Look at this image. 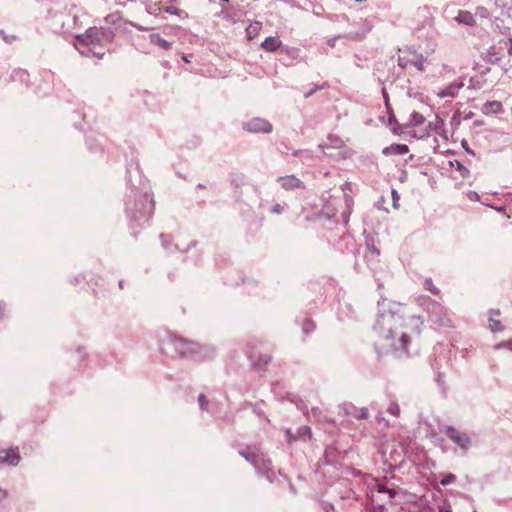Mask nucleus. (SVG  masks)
Here are the masks:
<instances>
[{
  "mask_svg": "<svg viewBox=\"0 0 512 512\" xmlns=\"http://www.w3.org/2000/svg\"><path fill=\"white\" fill-rule=\"evenodd\" d=\"M423 323V319L419 316L409 318L393 314L383 316L379 322L382 335L376 344L377 352L379 354L398 351L407 352L412 337L421 333Z\"/></svg>",
  "mask_w": 512,
  "mask_h": 512,
  "instance_id": "1",
  "label": "nucleus"
},
{
  "mask_svg": "<svg viewBox=\"0 0 512 512\" xmlns=\"http://www.w3.org/2000/svg\"><path fill=\"white\" fill-rule=\"evenodd\" d=\"M504 50L512 54V39L500 40L496 44L491 45L487 50L488 61L497 62L500 60L501 52Z\"/></svg>",
  "mask_w": 512,
  "mask_h": 512,
  "instance_id": "2",
  "label": "nucleus"
},
{
  "mask_svg": "<svg viewBox=\"0 0 512 512\" xmlns=\"http://www.w3.org/2000/svg\"><path fill=\"white\" fill-rule=\"evenodd\" d=\"M244 130L252 133H270L272 125L265 119L254 118L243 126Z\"/></svg>",
  "mask_w": 512,
  "mask_h": 512,
  "instance_id": "3",
  "label": "nucleus"
},
{
  "mask_svg": "<svg viewBox=\"0 0 512 512\" xmlns=\"http://www.w3.org/2000/svg\"><path fill=\"white\" fill-rule=\"evenodd\" d=\"M446 434L461 449L467 450L470 444V438L467 436V434L459 432L457 429L451 426L447 427Z\"/></svg>",
  "mask_w": 512,
  "mask_h": 512,
  "instance_id": "4",
  "label": "nucleus"
},
{
  "mask_svg": "<svg viewBox=\"0 0 512 512\" xmlns=\"http://www.w3.org/2000/svg\"><path fill=\"white\" fill-rule=\"evenodd\" d=\"M77 39L87 45L99 43L101 40L100 31L97 27H90L83 34L78 35Z\"/></svg>",
  "mask_w": 512,
  "mask_h": 512,
  "instance_id": "5",
  "label": "nucleus"
},
{
  "mask_svg": "<svg viewBox=\"0 0 512 512\" xmlns=\"http://www.w3.org/2000/svg\"><path fill=\"white\" fill-rule=\"evenodd\" d=\"M1 454H4L3 457H0L1 463L11 465V466H16L20 462V454H19L17 448H11V449L0 451V455Z\"/></svg>",
  "mask_w": 512,
  "mask_h": 512,
  "instance_id": "6",
  "label": "nucleus"
},
{
  "mask_svg": "<svg viewBox=\"0 0 512 512\" xmlns=\"http://www.w3.org/2000/svg\"><path fill=\"white\" fill-rule=\"evenodd\" d=\"M278 182L280 183L282 188H284L286 190L303 187L302 182L298 178H296L294 175H287V176L279 177Z\"/></svg>",
  "mask_w": 512,
  "mask_h": 512,
  "instance_id": "7",
  "label": "nucleus"
},
{
  "mask_svg": "<svg viewBox=\"0 0 512 512\" xmlns=\"http://www.w3.org/2000/svg\"><path fill=\"white\" fill-rule=\"evenodd\" d=\"M409 148L406 144H391L382 150V154L385 156L390 155H403L408 153Z\"/></svg>",
  "mask_w": 512,
  "mask_h": 512,
  "instance_id": "8",
  "label": "nucleus"
},
{
  "mask_svg": "<svg viewBox=\"0 0 512 512\" xmlns=\"http://www.w3.org/2000/svg\"><path fill=\"white\" fill-rule=\"evenodd\" d=\"M503 110V105L500 101L497 100H491L487 101L482 106V113L485 115L489 114H497L500 113Z\"/></svg>",
  "mask_w": 512,
  "mask_h": 512,
  "instance_id": "9",
  "label": "nucleus"
},
{
  "mask_svg": "<svg viewBox=\"0 0 512 512\" xmlns=\"http://www.w3.org/2000/svg\"><path fill=\"white\" fill-rule=\"evenodd\" d=\"M282 45V42L277 37H267L265 40L261 43V48L268 52H275L277 51Z\"/></svg>",
  "mask_w": 512,
  "mask_h": 512,
  "instance_id": "10",
  "label": "nucleus"
},
{
  "mask_svg": "<svg viewBox=\"0 0 512 512\" xmlns=\"http://www.w3.org/2000/svg\"><path fill=\"white\" fill-rule=\"evenodd\" d=\"M456 21L469 26H474L476 24L474 15L466 10H461L458 12V15L456 16Z\"/></svg>",
  "mask_w": 512,
  "mask_h": 512,
  "instance_id": "11",
  "label": "nucleus"
},
{
  "mask_svg": "<svg viewBox=\"0 0 512 512\" xmlns=\"http://www.w3.org/2000/svg\"><path fill=\"white\" fill-rule=\"evenodd\" d=\"M150 43L153 45H157L162 49L168 50L171 48V43L163 39L159 34L152 33L149 36Z\"/></svg>",
  "mask_w": 512,
  "mask_h": 512,
  "instance_id": "12",
  "label": "nucleus"
},
{
  "mask_svg": "<svg viewBox=\"0 0 512 512\" xmlns=\"http://www.w3.org/2000/svg\"><path fill=\"white\" fill-rule=\"evenodd\" d=\"M463 86L462 83L460 84H452V85H449L448 87L442 89L441 91L438 92V96L440 98H444V97H454L457 93V91Z\"/></svg>",
  "mask_w": 512,
  "mask_h": 512,
  "instance_id": "13",
  "label": "nucleus"
},
{
  "mask_svg": "<svg viewBox=\"0 0 512 512\" xmlns=\"http://www.w3.org/2000/svg\"><path fill=\"white\" fill-rule=\"evenodd\" d=\"M261 29V23L260 22H253L250 23L249 26L246 28V34L247 38L249 40L254 39L260 32Z\"/></svg>",
  "mask_w": 512,
  "mask_h": 512,
  "instance_id": "14",
  "label": "nucleus"
},
{
  "mask_svg": "<svg viewBox=\"0 0 512 512\" xmlns=\"http://www.w3.org/2000/svg\"><path fill=\"white\" fill-rule=\"evenodd\" d=\"M327 140H328V143L325 144V146L327 148L331 147V148L340 149L345 146L343 140L336 135H329Z\"/></svg>",
  "mask_w": 512,
  "mask_h": 512,
  "instance_id": "15",
  "label": "nucleus"
},
{
  "mask_svg": "<svg viewBox=\"0 0 512 512\" xmlns=\"http://www.w3.org/2000/svg\"><path fill=\"white\" fill-rule=\"evenodd\" d=\"M425 122V117L414 111L411 113L410 115V119H409V125L412 126V127H417V126H421L422 124H424Z\"/></svg>",
  "mask_w": 512,
  "mask_h": 512,
  "instance_id": "16",
  "label": "nucleus"
},
{
  "mask_svg": "<svg viewBox=\"0 0 512 512\" xmlns=\"http://www.w3.org/2000/svg\"><path fill=\"white\" fill-rule=\"evenodd\" d=\"M410 64L417 70L423 71L425 68V58L422 55H419L415 59L411 60Z\"/></svg>",
  "mask_w": 512,
  "mask_h": 512,
  "instance_id": "17",
  "label": "nucleus"
},
{
  "mask_svg": "<svg viewBox=\"0 0 512 512\" xmlns=\"http://www.w3.org/2000/svg\"><path fill=\"white\" fill-rule=\"evenodd\" d=\"M489 326L492 332H497L502 330V325L499 320L489 319Z\"/></svg>",
  "mask_w": 512,
  "mask_h": 512,
  "instance_id": "18",
  "label": "nucleus"
},
{
  "mask_svg": "<svg viewBox=\"0 0 512 512\" xmlns=\"http://www.w3.org/2000/svg\"><path fill=\"white\" fill-rule=\"evenodd\" d=\"M425 287L427 290L431 291L433 294H435V295L439 294L438 288L433 284V281L431 279L425 280Z\"/></svg>",
  "mask_w": 512,
  "mask_h": 512,
  "instance_id": "19",
  "label": "nucleus"
},
{
  "mask_svg": "<svg viewBox=\"0 0 512 512\" xmlns=\"http://www.w3.org/2000/svg\"><path fill=\"white\" fill-rule=\"evenodd\" d=\"M456 480V476L454 474H447L443 479H441L440 483L443 486H447L449 484L454 483Z\"/></svg>",
  "mask_w": 512,
  "mask_h": 512,
  "instance_id": "20",
  "label": "nucleus"
},
{
  "mask_svg": "<svg viewBox=\"0 0 512 512\" xmlns=\"http://www.w3.org/2000/svg\"><path fill=\"white\" fill-rule=\"evenodd\" d=\"M388 412L393 416L398 417L400 415V407L396 403H391L388 407Z\"/></svg>",
  "mask_w": 512,
  "mask_h": 512,
  "instance_id": "21",
  "label": "nucleus"
},
{
  "mask_svg": "<svg viewBox=\"0 0 512 512\" xmlns=\"http://www.w3.org/2000/svg\"><path fill=\"white\" fill-rule=\"evenodd\" d=\"M119 19H120V17L118 16V14H110L105 18L106 22L112 23V24H115L117 22V20H119Z\"/></svg>",
  "mask_w": 512,
  "mask_h": 512,
  "instance_id": "22",
  "label": "nucleus"
},
{
  "mask_svg": "<svg viewBox=\"0 0 512 512\" xmlns=\"http://www.w3.org/2000/svg\"><path fill=\"white\" fill-rule=\"evenodd\" d=\"M502 347L508 348L509 350L512 351V339L507 341V342H503V343H500V344L495 346L496 349H500Z\"/></svg>",
  "mask_w": 512,
  "mask_h": 512,
  "instance_id": "23",
  "label": "nucleus"
},
{
  "mask_svg": "<svg viewBox=\"0 0 512 512\" xmlns=\"http://www.w3.org/2000/svg\"><path fill=\"white\" fill-rule=\"evenodd\" d=\"M391 193H392V197H393V206L395 208H397L398 207L397 202L399 201V195L395 189H392Z\"/></svg>",
  "mask_w": 512,
  "mask_h": 512,
  "instance_id": "24",
  "label": "nucleus"
},
{
  "mask_svg": "<svg viewBox=\"0 0 512 512\" xmlns=\"http://www.w3.org/2000/svg\"><path fill=\"white\" fill-rule=\"evenodd\" d=\"M411 60H405V58L400 57L398 59V63L402 68H407L410 64Z\"/></svg>",
  "mask_w": 512,
  "mask_h": 512,
  "instance_id": "25",
  "label": "nucleus"
},
{
  "mask_svg": "<svg viewBox=\"0 0 512 512\" xmlns=\"http://www.w3.org/2000/svg\"><path fill=\"white\" fill-rule=\"evenodd\" d=\"M199 403L202 409H205L207 407V400L203 394L199 395Z\"/></svg>",
  "mask_w": 512,
  "mask_h": 512,
  "instance_id": "26",
  "label": "nucleus"
},
{
  "mask_svg": "<svg viewBox=\"0 0 512 512\" xmlns=\"http://www.w3.org/2000/svg\"><path fill=\"white\" fill-rule=\"evenodd\" d=\"M3 36V39L7 42V43H11L12 41H14L16 39L15 36H9V35H6L3 31L0 32Z\"/></svg>",
  "mask_w": 512,
  "mask_h": 512,
  "instance_id": "27",
  "label": "nucleus"
},
{
  "mask_svg": "<svg viewBox=\"0 0 512 512\" xmlns=\"http://www.w3.org/2000/svg\"><path fill=\"white\" fill-rule=\"evenodd\" d=\"M273 212L276 214H280L282 212V207L280 204H275L272 208Z\"/></svg>",
  "mask_w": 512,
  "mask_h": 512,
  "instance_id": "28",
  "label": "nucleus"
},
{
  "mask_svg": "<svg viewBox=\"0 0 512 512\" xmlns=\"http://www.w3.org/2000/svg\"><path fill=\"white\" fill-rule=\"evenodd\" d=\"M359 417L362 418V419H366L368 417V409L367 408H362Z\"/></svg>",
  "mask_w": 512,
  "mask_h": 512,
  "instance_id": "29",
  "label": "nucleus"
},
{
  "mask_svg": "<svg viewBox=\"0 0 512 512\" xmlns=\"http://www.w3.org/2000/svg\"><path fill=\"white\" fill-rule=\"evenodd\" d=\"M166 12L170 13V14H177V9L174 8V7H168L166 8Z\"/></svg>",
  "mask_w": 512,
  "mask_h": 512,
  "instance_id": "30",
  "label": "nucleus"
},
{
  "mask_svg": "<svg viewBox=\"0 0 512 512\" xmlns=\"http://www.w3.org/2000/svg\"><path fill=\"white\" fill-rule=\"evenodd\" d=\"M458 169L460 171H463V174L467 172V169L462 164H460V163H458Z\"/></svg>",
  "mask_w": 512,
  "mask_h": 512,
  "instance_id": "31",
  "label": "nucleus"
},
{
  "mask_svg": "<svg viewBox=\"0 0 512 512\" xmlns=\"http://www.w3.org/2000/svg\"><path fill=\"white\" fill-rule=\"evenodd\" d=\"M440 512H452L451 509L449 507H443L440 509Z\"/></svg>",
  "mask_w": 512,
  "mask_h": 512,
  "instance_id": "32",
  "label": "nucleus"
},
{
  "mask_svg": "<svg viewBox=\"0 0 512 512\" xmlns=\"http://www.w3.org/2000/svg\"><path fill=\"white\" fill-rule=\"evenodd\" d=\"M304 429H305V431L307 432V434L310 436V435H311V430H310V428H309V427H305Z\"/></svg>",
  "mask_w": 512,
  "mask_h": 512,
  "instance_id": "33",
  "label": "nucleus"
},
{
  "mask_svg": "<svg viewBox=\"0 0 512 512\" xmlns=\"http://www.w3.org/2000/svg\"><path fill=\"white\" fill-rule=\"evenodd\" d=\"M470 194L472 195V196H470V199L477 197V193H475V192H471Z\"/></svg>",
  "mask_w": 512,
  "mask_h": 512,
  "instance_id": "34",
  "label": "nucleus"
},
{
  "mask_svg": "<svg viewBox=\"0 0 512 512\" xmlns=\"http://www.w3.org/2000/svg\"><path fill=\"white\" fill-rule=\"evenodd\" d=\"M470 194L472 195V196H470V199L477 197V193H475V192H471Z\"/></svg>",
  "mask_w": 512,
  "mask_h": 512,
  "instance_id": "35",
  "label": "nucleus"
},
{
  "mask_svg": "<svg viewBox=\"0 0 512 512\" xmlns=\"http://www.w3.org/2000/svg\"><path fill=\"white\" fill-rule=\"evenodd\" d=\"M470 194L472 195V196H470V199L477 197V193H475V192H471Z\"/></svg>",
  "mask_w": 512,
  "mask_h": 512,
  "instance_id": "36",
  "label": "nucleus"
},
{
  "mask_svg": "<svg viewBox=\"0 0 512 512\" xmlns=\"http://www.w3.org/2000/svg\"><path fill=\"white\" fill-rule=\"evenodd\" d=\"M247 460L252 461V458L247 456L246 454L241 453Z\"/></svg>",
  "mask_w": 512,
  "mask_h": 512,
  "instance_id": "37",
  "label": "nucleus"
},
{
  "mask_svg": "<svg viewBox=\"0 0 512 512\" xmlns=\"http://www.w3.org/2000/svg\"><path fill=\"white\" fill-rule=\"evenodd\" d=\"M356 2H362L363 0H355Z\"/></svg>",
  "mask_w": 512,
  "mask_h": 512,
  "instance_id": "38",
  "label": "nucleus"
},
{
  "mask_svg": "<svg viewBox=\"0 0 512 512\" xmlns=\"http://www.w3.org/2000/svg\"><path fill=\"white\" fill-rule=\"evenodd\" d=\"M473 512H477V511H473Z\"/></svg>",
  "mask_w": 512,
  "mask_h": 512,
  "instance_id": "39",
  "label": "nucleus"
}]
</instances>
